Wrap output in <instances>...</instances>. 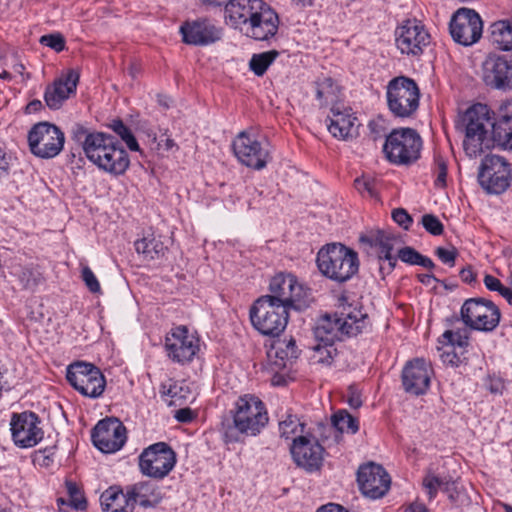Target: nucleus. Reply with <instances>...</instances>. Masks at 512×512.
Masks as SVG:
<instances>
[{
    "mask_svg": "<svg viewBox=\"0 0 512 512\" xmlns=\"http://www.w3.org/2000/svg\"><path fill=\"white\" fill-rule=\"evenodd\" d=\"M357 482L365 496L371 499H378L388 492L391 479L381 465L368 463L359 467Z\"/></svg>",
    "mask_w": 512,
    "mask_h": 512,
    "instance_id": "nucleus-20",
    "label": "nucleus"
},
{
    "mask_svg": "<svg viewBox=\"0 0 512 512\" xmlns=\"http://www.w3.org/2000/svg\"><path fill=\"white\" fill-rule=\"evenodd\" d=\"M431 368L422 358L408 361L402 370V384L407 393L419 396L424 394L430 385Z\"/></svg>",
    "mask_w": 512,
    "mask_h": 512,
    "instance_id": "nucleus-23",
    "label": "nucleus"
},
{
    "mask_svg": "<svg viewBox=\"0 0 512 512\" xmlns=\"http://www.w3.org/2000/svg\"><path fill=\"white\" fill-rule=\"evenodd\" d=\"M109 127L126 143L131 151H139V144L131 130L120 119H114Z\"/></svg>",
    "mask_w": 512,
    "mask_h": 512,
    "instance_id": "nucleus-41",
    "label": "nucleus"
},
{
    "mask_svg": "<svg viewBox=\"0 0 512 512\" xmlns=\"http://www.w3.org/2000/svg\"><path fill=\"white\" fill-rule=\"evenodd\" d=\"M40 422V418L34 412L14 413L10 421L14 443L22 448L37 445L44 434L39 426Z\"/></svg>",
    "mask_w": 512,
    "mask_h": 512,
    "instance_id": "nucleus-18",
    "label": "nucleus"
},
{
    "mask_svg": "<svg viewBox=\"0 0 512 512\" xmlns=\"http://www.w3.org/2000/svg\"><path fill=\"white\" fill-rule=\"evenodd\" d=\"M317 267L326 278L344 283L359 270V258L355 250L341 243H330L317 253Z\"/></svg>",
    "mask_w": 512,
    "mask_h": 512,
    "instance_id": "nucleus-2",
    "label": "nucleus"
},
{
    "mask_svg": "<svg viewBox=\"0 0 512 512\" xmlns=\"http://www.w3.org/2000/svg\"><path fill=\"white\" fill-rule=\"evenodd\" d=\"M279 23L278 14L266 4L260 8L246 27H241V32L256 41H268L276 35Z\"/></svg>",
    "mask_w": 512,
    "mask_h": 512,
    "instance_id": "nucleus-22",
    "label": "nucleus"
},
{
    "mask_svg": "<svg viewBox=\"0 0 512 512\" xmlns=\"http://www.w3.org/2000/svg\"><path fill=\"white\" fill-rule=\"evenodd\" d=\"M490 39L500 50H512V21L500 20L492 23L489 28Z\"/></svg>",
    "mask_w": 512,
    "mask_h": 512,
    "instance_id": "nucleus-34",
    "label": "nucleus"
},
{
    "mask_svg": "<svg viewBox=\"0 0 512 512\" xmlns=\"http://www.w3.org/2000/svg\"><path fill=\"white\" fill-rule=\"evenodd\" d=\"M65 485L70 507L75 510H85L87 508V500L77 484L72 481H66Z\"/></svg>",
    "mask_w": 512,
    "mask_h": 512,
    "instance_id": "nucleus-43",
    "label": "nucleus"
},
{
    "mask_svg": "<svg viewBox=\"0 0 512 512\" xmlns=\"http://www.w3.org/2000/svg\"><path fill=\"white\" fill-rule=\"evenodd\" d=\"M116 141L115 137L110 134L96 132L95 136H90L88 139L87 145L83 150L84 154L89 161L97 166Z\"/></svg>",
    "mask_w": 512,
    "mask_h": 512,
    "instance_id": "nucleus-33",
    "label": "nucleus"
},
{
    "mask_svg": "<svg viewBox=\"0 0 512 512\" xmlns=\"http://www.w3.org/2000/svg\"><path fill=\"white\" fill-rule=\"evenodd\" d=\"M64 133L54 124L39 122L28 133V143L33 155L50 159L57 156L63 149Z\"/></svg>",
    "mask_w": 512,
    "mask_h": 512,
    "instance_id": "nucleus-10",
    "label": "nucleus"
},
{
    "mask_svg": "<svg viewBox=\"0 0 512 512\" xmlns=\"http://www.w3.org/2000/svg\"><path fill=\"white\" fill-rule=\"evenodd\" d=\"M511 170L505 158L498 155H487L482 160L478 181L489 194H502L510 186Z\"/></svg>",
    "mask_w": 512,
    "mask_h": 512,
    "instance_id": "nucleus-13",
    "label": "nucleus"
},
{
    "mask_svg": "<svg viewBox=\"0 0 512 512\" xmlns=\"http://www.w3.org/2000/svg\"><path fill=\"white\" fill-rule=\"evenodd\" d=\"M128 490L118 486H111L100 496V503L104 512H134V506L130 501Z\"/></svg>",
    "mask_w": 512,
    "mask_h": 512,
    "instance_id": "nucleus-31",
    "label": "nucleus"
},
{
    "mask_svg": "<svg viewBox=\"0 0 512 512\" xmlns=\"http://www.w3.org/2000/svg\"><path fill=\"white\" fill-rule=\"evenodd\" d=\"M290 450L296 465L307 472L318 471L323 465L324 448L314 437H295Z\"/></svg>",
    "mask_w": 512,
    "mask_h": 512,
    "instance_id": "nucleus-19",
    "label": "nucleus"
},
{
    "mask_svg": "<svg viewBox=\"0 0 512 512\" xmlns=\"http://www.w3.org/2000/svg\"><path fill=\"white\" fill-rule=\"evenodd\" d=\"M485 83L497 89H512V60L492 55L483 63Z\"/></svg>",
    "mask_w": 512,
    "mask_h": 512,
    "instance_id": "nucleus-24",
    "label": "nucleus"
},
{
    "mask_svg": "<svg viewBox=\"0 0 512 512\" xmlns=\"http://www.w3.org/2000/svg\"><path fill=\"white\" fill-rule=\"evenodd\" d=\"M316 99L319 101L320 106H327L334 104L340 94L338 84L331 77L318 78L315 81Z\"/></svg>",
    "mask_w": 512,
    "mask_h": 512,
    "instance_id": "nucleus-36",
    "label": "nucleus"
},
{
    "mask_svg": "<svg viewBox=\"0 0 512 512\" xmlns=\"http://www.w3.org/2000/svg\"><path fill=\"white\" fill-rule=\"evenodd\" d=\"M281 437L289 439L292 435L304 431V424L299 421L297 416L289 414L279 423Z\"/></svg>",
    "mask_w": 512,
    "mask_h": 512,
    "instance_id": "nucleus-44",
    "label": "nucleus"
},
{
    "mask_svg": "<svg viewBox=\"0 0 512 512\" xmlns=\"http://www.w3.org/2000/svg\"><path fill=\"white\" fill-rule=\"evenodd\" d=\"M267 3L262 0H227L226 17L235 28L246 27L261 7Z\"/></svg>",
    "mask_w": 512,
    "mask_h": 512,
    "instance_id": "nucleus-27",
    "label": "nucleus"
},
{
    "mask_svg": "<svg viewBox=\"0 0 512 512\" xmlns=\"http://www.w3.org/2000/svg\"><path fill=\"white\" fill-rule=\"evenodd\" d=\"M267 423L268 415L265 405L258 397L245 395L238 399L233 424L240 433L255 436Z\"/></svg>",
    "mask_w": 512,
    "mask_h": 512,
    "instance_id": "nucleus-7",
    "label": "nucleus"
},
{
    "mask_svg": "<svg viewBox=\"0 0 512 512\" xmlns=\"http://www.w3.org/2000/svg\"><path fill=\"white\" fill-rule=\"evenodd\" d=\"M97 131H90L82 124L76 123L73 125L71 130V138L75 142L79 143L82 146V149L84 150V147H86L88 139L90 136H95V133Z\"/></svg>",
    "mask_w": 512,
    "mask_h": 512,
    "instance_id": "nucleus-48",
    "label": "nucleus"
},
{
    "mask_svg": "<svg viewBox=\"0 0 512 512\" xmlns=\"http://www.w3.org/2000/svg\"><path fill=\"white\" fill-rule=\"evenodd\" d=\"M459 275H460V278L462 279V281L465 283H468V284L475 281V277H476V274L473 272L471 266L463 268L460 271Z\"/></svg>",
    "mask_w": 512,
    "mask_h": 512,
    "instance_id": "nucleus-63",
    "label": "nucleus"
},
{
    "mask_svg": "<svg viewBox=\"0 0 512 512\" xmlns=\"http://www.w3.org/2000/svg\"><path fill=\"white\" fill-rule=\"evenodd\" d=\"M449 30L456 43L470 46L481 38L483 22L474 10L460 8L451 18Z\"/></svg>",
    "mask_w": 512,
    "mask_h": 512,
    "instance_id": "nucleus-15",
    "label": "nucleus"
},
{
    "mask_svg": "<svg viewBox=\"0 0 512 512\" xmlns=\"http://www.w3.org/2000/svg\"><path fill=\"white\" fill-rule=\"evenodd\" d=\"M82 279L90 292H92V293L100 292V290H101L100 284H99L95 274L93 273V271L87 266H85L82 269Z\"/></svg>",
    "mask_w": 512,
    "mask_h": 512,
    "instance_id": "nucleus-53",
    "label": "nucleus"
},
{
    "mask_svg": "<svg viewBox=\"0 0 512 512\" xmlns=\"http://www.w3.org/2000/svg\"><path fill=\"white\" fill-rule=\"evenodd\" d=\"M317 512H349L339 504L329 503L318 508Z\"/></svg>",
    "mask_w": 512,
    "mask_h": 512,
    "instance_id": "nucleus-64",
    "label": "nucleus"
},
{
    "mask_svg": "<svg viewBox=\"0 0 512 512\" xmlns=\"http://www.w3.org/2000/svg\"><path fill=\"white\" fill-rule=\"evenodd\" d=\"M161 389L162 394L170 396L172 399L186 398V393L188 392V387H183L176 382L169 384L167 389L166 385L163 384Z\"/></svg>",
    "mask_w": 512,
    "mask_h": 512,
    "instance_id": "nucleus-54",
    "label": "nucleus"
},
{
    "mask_svg": "<svg viewBox=\"0 0 512 512\" xmlns=\"http://www.w3.org/2000/svg\"><path fill=\"white\" fill-rule=\"evenodd\" d=\"M392 219L405 230H408L413 222L412 217L404 208L394 209L392 211Z\"/></svg>",
    "mask_w": 512,
    "mask_h": 512,
    "instance_id": "nucleus-57",
    "label": "nucleus"
},
{
    "mask_svg": "<svg viewBox=\"0 0 512 512\" xmlns=\"http://www.w3.org/2000/svg\"><path fill=\"white\" fill-rule=\"evenodd\" d=\"M422 140L411 128L394 129L386 136L383 152L393 164L409 165L420 157Z\"/></svg>",
    "mask_w": 512,
    "mask_h": 512,
    "instance_id": "nucleus-5",
    "label": "nucleus"
},
{
    "mask_svg": "<svg viewBox=\"0 0 512 512\" xmlns=\"http://www.w3.org/2000/svg\"><path fill=\"white\" fill-rule=\"evenodd\" d=\"M397 239V235L390 230H377L372 234L370 244L380 248L378 254H389L392 253Z\"/></svg>",
    "mask_w": 512,
    "mask_h": 512,
    "instance_id": "nucleus-40",
    "label": "nucleus"
},
{
    "mask_svg": "<svg viewBox=\"0 0 512 512\" xmlns=\"http://www.w3.org/2000/svg\"><path fill=\"white\" fill-rule=\"evenodd\" d=\"M484 284L488 290L497 291L499 293L500 291H502V289L505 288V286L502 285L499 279L489 274L485 275Z\"/></svg>",
    "mask_w": 512,
    "mask_h": 512,
    "instance_id": "nucleus-61",
    "label": "nucleus"
},
{
    "mask_svg": "<svg viewBox=\"0 0 512 512\" xmlns=\"http://www.w3.org/2000/svg\"><path fill=\"white\" fill-rule=\"evenodd\" d=\"M443 492L447 494L452 504H458L461 498V492L458 490L457 482L449 477L448 483H445Z\"/></svg>",
    "mask_w": 512,
    "mask_h": 512,
    "instance_id": "nucleus-58",
    "label": "nucleus"
},
{
    "mask_svg": "<svg viewBox=\"0 0 512 512\" xmlns=\"http://www.w3.org/2000/svg\"><path fill=\"white\" fill-rule=\"evenodd\" d=\"M237 159L247 167L261 170L271 160L270 144L266 139L259 140L248 131H241L232 143Z\"/></svg>",
    "mask_w": 512,
    "mask_h": 512,
    "instance_id": "nucleus-11",
    "label": "nucleus"
},
{
    "mask_svg": "<svg viewBox=\"0 0 512 512\" xmlns=\"http://www.w3.org/2000/svg\"><path fill=\"white\" fill-rule=\"evenodd\" d=\"M357 118L353 115L350 108L341 110L333 105L331 108V116H328L327 124L329 132L338 139L347 140L353 136L355 121Z\"/></svg>",
    "mask_w": 512,
    "mask_h": 512,
    "instance_id": "nucleus-30",
    "label": "nucleus"
},
{
    "mask_svg": "<svg viewBox=\"0 0 512 512\" xmlns=\"http://www.w3.org/2000/svg\"><path fill=\"white\" fill-rule=\"evenodd\" d=\"M448 481L449 478L447 477L442 478L428 472L423 478L422 485L428 494L429 500H433L436 497L438 490L443 492L446 486L445 483H448Z\"/></svg>",
    "mask_w": 512,
    "mask_h": 512,
    "instance_id": "nucleus-42",
    "label": "nucleus"
},
{
    "mask_svg": "<svg viewBox=\"0 0 512 512\" xmlns=\"http://www.w3.org/2000/svg\"><path fill=\"white\" fill-rule=\"evenodd\" d=\"M18 277L25 289H34L41 280L40 273L31 268L21 269Z\"/></svg>",
    "mask_w": 512,
    "mask_h": 512,
    "instance_id": "nucleus-47",
    "label": "nucleus"
},
{
    "mask_svg": "<svg viewBox=\"0 0 512 512\" xmlns=\"http://www.w3.org/2000/svg\"><path fill=\"white\" fill-rule=\"evenodd\" d=\"M458 347L450 346L449 349L445 350L441 355L442 360L446 364H450L451 366H459L463 361V353L464 350H461L460 353L456 351Z\"/></svg>",
    "mask_w": 512,
    "mask_h": 512,
    "instance_id": "nucleus-56",
    "label": "nucleus"
},
{
    "mask_svg": "<svg viewBox=\"0 0 512 512\" xmlns=\"http://www.w3.org/2000/svg\"><path fill=\"white\" fill-rule=\"evenodd\" d=\"M355 188L361 194L367 193L370 197H375L377 195L376 190V181L372 177L363 176L361 178H357L354 181Z\"/></svg>",
    "mask_w": 512,
    "mask_h": 512,
    "instance_id": "nucleus-50",
    "label": "nucleus"
},
{
    "mask_svg": "<svg viewBox=\"0 0 512 512\" xmlns=\"http://www.w3.org/2000/svg\"><path fill=\"white\" fill-rule=\"evenodd\" d=\"M53 456L54 448H45L43 450H38L35 452L34 462L38 463L41 466L48 467L53 461Z\"/></svg>",
    "mask_w": 512,
    "mask_h": 512,
    "instance_id": "nucleus-59",
    "label": "nucleus"
},
{
    "mask_svg": "<svg viewBox=\"0 0 512 512\" xmlns=\"http://www.w3.org/2000/svg\"><path fill=\"white\" fill-rule=\"evenodd\" d=\"M130 501L144 508L155 507L163 499V493L159 485L152 481H142L126 487Z\"/></svg>",
    "mask_w": 512,
    "mask_h": 512,
    "instance_id": "nucleus-29",
    "label": "nucleus"
},
{
    "mask_svg": "<svg viewBox=\"0 0 512 512\" xmlns=\"http://www.w3.org/2000/svg\"><path fill=\"white\" fill-rule=\"evenodd\" d=\"M442 336L452 347L464 350L468 346L469 338L466 329L447 330Z\"/></svg>",
    "mask_w": 512,
    "mask_h": 512,
    "instance_id": "nucleus-45",
    "label": "nucleus"
},
{
    "mask_svg": "<svg viewBox=\"0 0 512 512\" xmlns=\"http://www.w3.org/2000/svg\"><path fill=\"white\" fill-rule=\"evenodd\" d=\"M421 256L422 254L410 246H405L398 251V258L409 265H417Z\"/></svg>",
    "mask_w": 512,
    "mask_h": 512,
    "instance_id": "nucleus-52",
    "label": "nucleus"
},
{
    "mask_svg": "<svg viewBox=\"0 0 512 512\" xmlns=\"http://www.w3.org/2000/svg\"><path fill=\"white\" fill-rule=\"evenodd\" d=\"M274 354L275 358L281 360V363H276L278 366H285V360H292L298 357V350L294 339H290L288 342L276 341L271 350L268 352V356L272 357Z\"/></svg>",
    "mask_w": 512,
    "mask_h": 512,
    "instance_id": "nucleus-38",
    "label": "nucleus"
},
{
    "mask_svg": "<svg viewBox=\"0 0 512 512\" xmlns=\"http://www.w3.org/2000/svg\"><path fill=\"white\" fill-rule=\"evenodd\" d=\"M367 315L361 311L337 313L321 317L314 329L315 338L319 341L316 350L327 351L326 357H320L323 364H330L336 352L334 342L341 340L342 336H356L366 326Z\"/></svg>",
    "mask_w": 512,
    "mask_h": 512,
    "instance_id": "nucleus-1",
    "label": "nucleus"
},
{
    "mask_svg": "<svg viewBox=\"0 0 512 512\" xmlns=\"http://www.w3.org/2000/svg\"><path fill=\"white\" fill-rule=\"evenodd\" d=\"M435 255L444 263L448 264L450 267L455 266V261L458 256V251L456 248H452L451 250H447L443 247H437L435 249Z\"/></svg>",
    "mask_w": 512,
    "mask_h": 512,
    "instance_id": "nucleus-55",
    "label": "nucleus"
},
{
    "mask_svg": "<svg viewBox=\"0 0 512 512\" xmlns=\"http://www.w3.org/2000/svg\"><path fill=\"white\" fill-rule=\"evenodd\" d=\"M252 326L265 336L277 337L286 328L289 309L271 302L270 298L259 297L250 307Z\"/></svg>",
    "mask_w": 512,
    "mask_h": 512,
    "instance_id": "nucleus-4",
    "label": "nucleus"
},
{
    "mask_svg": "<svg viewBox=\"0 0 512 512\" xmlns=\"http://www.w3.org/2000/svg\"><path fill=\"white\" fill-rule=\"evenodd\" d=\"M66 379L80 394L90 398L100 397L106 387L101 370L89 362L76 361L68 365Z\"/></svg>",
    "mask_w": 512,
    "mask_h": 512,
    "instance_id": "nucleus-8",
    "label": "nucleus"
},
{
    "mask_svg": "<svg viewBox=\"0 0 512 512\" xmlns=\"http://www.w3.org/2000/svg\"><path fill=\"white\" fill-rule=\"evenodd\" d=\"M492 138L499 146L512 151V100L499 107L493 120Z\"/></svg>",
    "mask_w": 512,
    "mask_h": 512,
    "instance_id": "nucleus-28",
    "label": "nucleus"
},
{
    "mask_svg": "<svg viewBox=\"0 0 512 512\" xmlns=\"http://www.w3.org/2000/svg\"><path fill=\"white\" fill-rule=\"evenodd\" d=\"M395 43L402 54L418 56L430 44V34L420 21L408 19L396 28Z\"/></svg>",
    "mask_w": 512,
    "mask_h": 512,
    "instance_id": "nucleus-16",
    "label": "nucleus"
},
{
    "mask_svg": "<svg viewBox=\"0 0 512 512\" xmlns=\"http://www.w3.org/2000/svg\"><path fill=\"white\" fill-rule=\"evenodd\" d=\"M183 41L189 45L203 46L221 38V30L207 19L187 21L180 27Z\"/></svg>",
    "mask_w": 512,
    "mask_h": 512,
    "instance_id": "nucleus-25",
    "label": "nucleus"
},
{
    "mask_svg": "<svg viewBox=\"0 0 512 512\" xmlns=\"http://www.w3.org/2000/svg\"><path fill=\"white\" fill-rule=\"evenodd\" d=\"M176 464V453L165 442L150 445L139 456L142 474L154 479L166 477Z\"/></svg>",
    "mask_w": 512,
    "mask_h": 512,
    "instance_id": "nucleus-12",
    "label": "nucleus"
},
{
    "mask_svg": "<svg viewBox=\"0 0 512 512\" xmlns=\"http://www.w3.org/2000/svg\"><path fill=\"white\" fill-rule=\"evenodd\" d=\"M435 186L444 188L447 180V162L441 155L435 156Z\"/></svg>",
    "mask_w": 512,
    "mask_h": 512,
    "instance_id": "nucleus-49",
    "label": "nucleus"
},
{
    "mask_svg": "<svg viewBox=\"0 0 512 512\" xmlns=\"http://www.w3.org/2000/svg\"><path fill=\"white\" fill-rule=\"evenodd\" d=\"M40 43L50 47L56 52H61L65 48V39L60 33L43 35L40 38Z\"/></svg>",
    "mask_w": 512,
    "mask_h": 512,
    "instance_id": "nucleus-51",
    "label": "nucleus"
},
{
    "mask_svg": "<svg viewBox=\"0 0 512 512\" xmlns=\"http://www.w3.org/2000/svg\"><path fill=\"white\" fill-rule=\"evenodd\" d=\"M493 120L486 104L477 103L461 116L459 126L465 133L463 147L469 157H476L489 147L488 133Z\"/></svg>",
    "mask_w": 512,
    "mask_h": 512,
    "instance_id": "nucleus-3",
    "label": "nucleus"
},
{
    "mask_svg": "<svg viewBox=\"0 0 512 512\" xmlns=\"http://www.w3.org/2000/svg\"><path fill=\"white\" fill-rule=\"evenodd\" d=\"M332 426L340 433L355 434L359 430V422L347 410H338L331 417Z\"/></svg>",
    "mask_w": 512,
    "mask_h": 512,
    "instance_id": "nucleus-37",
    "label": "nucleus"
},
{
    "mask_svg": "<svg viewBox=\"0 0 512 512\" xmlns=\"http://www.w3.org/2000/svg\"><path fill=\"white\" fill-rule=\"evenodd\" d=\"M135 250L143 256L144 260L151 261L163 257L167 247L159 239L153 235H149L138 239L134 243Z\"/></svg>",
    "mask_w": 512,
    "mask_h": 512,
    "instance_id": "nucleus-35",
    "label": "nucleus"
},
{
    "mask_svg": "<svg viewBox=\"0 0 512 512\" xmlns=\"http://www.w3.org/2000/svg\"><path fill=\"white\" fill-rule=\"evenodd\" d=\"M78 82L79 73L75 70H69L67 74L56 79L45 89L44 100L46 105L53 110L59 109L63 102L75 93Z\"/></svg>",
    "mask_w": 512,
    "mask_h": 512,
    "instance_id": "nucleus-26",
    "label": "nucleus"
},
{
    "mask_svg": "<svg viewBox=\"0 0 512 512\" xmlns=\"http://www.w3.org/2000/svg\"><path fill=\"white\" fill-rule=\"evenodd\" d=\"M165 347L169 358L178 363L190 362L199 349L198 340L185 326L172 329L166 336Z\"/></svg>",
    "mask_w": 512,
    "mask_h": 512,
    "instance_id": "nucleus-21",
    "label": "nucleus"
},
{
    "mask_svg": "<svg viewBox=\"0 0 512 512\" xmlns=\"http://www.w3.org/2000/svg\"><path fill=\"white\" fill-rule=\"evenodd\" d=\"M386 96L388 108L395 117L409 118L419 107V88L411 78L399 76L390 80Z\"/></svg>",
    "mask_w": 512,
    "mask_h": 512,
    "instance_id": "nucleus-6",
    "label": "nucleus"
},
{
    "mask_svg": "<svg viewBox=\"0 0 512 512\" xmlns=\"http://www.w3.org/2000/svg\"><path fill=\"white\" fill-rule=\"evenodd\" d=\"M174 417L180 423H191L195 419L196 413L192 409L186 407L177 410Z\"/></svg>",
    "mask_w": 512,
    "mask_h": 512,
    "instance_id": "nucleus-60",
    "label": "nucleus"
},
{
    "mask_svg": "<svg viewBox=\"0 0 512 512\" xmlns=\"http://www.w3.org/2000/svg\"><path fill=\"white\" fill-rule=\"evenodd\" d=\"M421 224L424 229L434 236H439L444 232V226L441 221L433 214H424L421 218Z\"/></svg>",
    "mask_w": 512,
    "mask_h": 512,
    "instance_id": "nucleus-46",
    "label": "nucleus"
},
{
    "mask_svg": "<svg viewBox=\"0 0 512 512\" xmlns=\"http://www.w3.org/2000/svg\"><path fill=\"white\" fill-rule=\"evenodd\" d=\"M461 319L473 330L491 332L500 322L499 308L490 300L484 298L467 299L461 307Z\"/></svg>",
    "mask_w": 512,
    "mask_h": 512,
    "instance_id": "nucleus-9",
    "label": "nucleus"
},
{
    "mask_svg": "<svg viewBox=\"0 0 512 512\" xmlns=\"http://www.w3.org/2000/svg\"><path fill=\"white\" fill-rule=\"evenodd\" d=\"M91 438L94 446L103 453H114L126 442V428L117 419L100 420L93 428Z\"/></svg>",
    "mask_w": 512,
    "mask_h": 512,
    "instance_id": "nucleus-17",
    "label": "nucleus"
},
{
    "mask_svg": "<svg viewBox=\"0 0 512 512\" xmlns=\"http://www.w3.org/2000/svg\"><path fill=\"white\" fill-rule=\"evenodd\" d=\"M270 294L263 295L278 305L290 309H300L306 292L296 277L290 273L274 276L269 284Z\"/></svg>",
    "mask_w": 512,
    "mask_h": 512,
    "instance_id": "nucleus-14",
    "label": "nucleus"
},
{
    "mask_svg": "<svg viewBox=\"0 0 512 512\" xmlns=\"http://www.w3.org/2000/svg\"><path fill=\"white\" fill-rule=\"evenodd\" d=\"M278 56L279 52L277 50H269L259 54H253L249 61V67L255 75L262 76Z\"/></svg>",
    "mask_w": 512,
    "mask_h": 512,
    "instance_id": "nucleus-39",
    "label": "nucleus"
},
{
    "mask_svg": "<svg viewBox=\"0 0 512 512\" xmlns=\"http://www.w3.org/2000/svg\"><path fill=\"white\" fill-rule=\"evenodd\" d=\"M382 254H378L377 258H376V261H375V264H376V268H377V271H378V274L380 276L381 279H385V277L387 275H389V271H386V260L382 259Z\"/></svg>",
    "mask_w": 512,
    "mask_h": 512,
    "instance_id": "nucleus-62",
    "label": "nucleus"
},
{
    "mask_svg": "<svg viewBox=\"0 0 512 512\" xmlns=\"http://www.w3.org/2000/svg\"><path fill=\"white\" fill-rule=\"evenodd\" d=\"M130 165V159L126 150L119 144L118 141L111 147L101 159V163L97 167L109 174L118 176L126 172Z\"/></svg>",
    "mask_w": 512,
    "mask_h": 512,
    "instance_id": "nucleus-32",
    "label": "nucleus"
}]
</instances>
